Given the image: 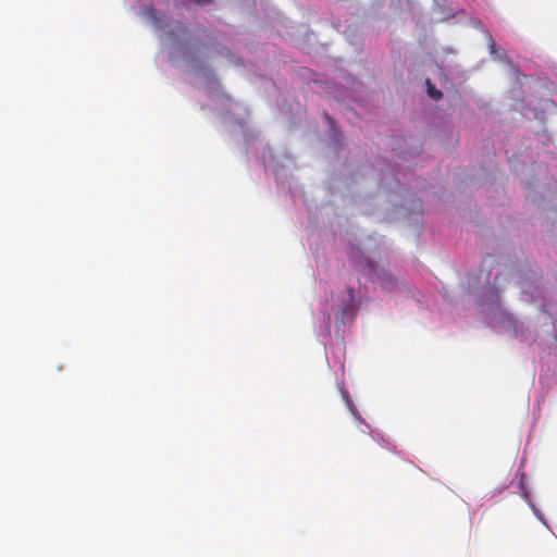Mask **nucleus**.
Listing matches in <instances>:
<instances>
[{"instance_id": "nucleus-1", "label": "nucleus", "mask_w": 557, "mask_h": 557, "mask_svg": "<svg viewBox=\"0 0 557 557\" xmlns=\"http://www.w3.org/2000/svg\"><path fill=\"white\" fill-rule=\"evenodd\" d=\"M366 267L372 274L380 281L382 287L387 290H392V288L396 285V281L394 276L384 269H377L372 261L366 259Z\"/></svg>"}, {"instance_id": "nucleus-2", "label": "nucleus", "mask_w": 557, "mask_h": 557, "mask_svg": "<svg viewBox=\"0 0 557 557\" xmlns=\"http://www.w3.org/2000/svg\"><path fill=\"white\" fill-rule=\"evenodd\" d=\"M426 86H428V95L434 99L438 100L442 98V92L435 88V86L431 83V81L426 79Z\"/></svg>"}, {"instance_id": "nucleus-3", "label": "nucleus", "mask_w": 557, "mask_h": 557, "mask_svg": "<svg viewBox=\"0 0 557 557\" xmlns=\"http://www.w3.org/2000/svg\"><path fill=\"white\" fill-rule=\"evenodd\" d=\"M490 49L492 53L496 54L499 58L506 57L505 50L503 48L497 47L492 38L490 41Z\"/></svg>"}, {"instance_id": "nucleus-4", "label": "nucleus", "mask_w": 557, "mask_h": 557, "mask_svg": "<svg viewBox=\"0 0 557 557\" xmlns=\"http://www.w3.org/2000/svg\"><path fill=\"white\" fill-rule=\"evenodd\" d=\"M349 256H350V258H352V259H356V258H357V257H356V253H355V251H354V250H351V251L349 252Z\"/></svg>"}]
</instances>
